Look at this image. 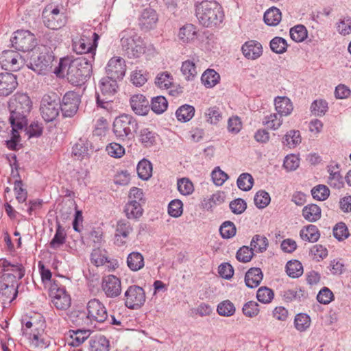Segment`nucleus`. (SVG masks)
Wrapping results in <instances>:
<instances>
[{
	"label": "nucleus",
	"instance_id": "f8f14e48",
	"mask_svg": "<svg viewBox=\"0 0 351 351\" xmlns=\"http://www.w3.org/2000/svg\"><path fill=\"white\" fill-rule=\"evenodd\" d=\"M81 102L80 95L75 91L66 92L60 101V110L64 117H72L77 112Z\"/></svg>",
	"mask_w": 351,
	"mask_h": 351
},
{
	"label": "nucleus",
	"instance_id": "2f4dec72",
	"mask_svg": "<svg viewBox=\"0 0 351 351\" xmlns=\"http://www.w3.org/2000/svg\"><path fill=\"white\" fill-rule=\"evenodd\" d=\"M300 236L304 241L314 243L319 240L320 233L316 226L308 225L300 230Z\"/></svg>",
	"mask_w": 351,
	"mask_h": 351
},
{
	"label": "nucleus",
	"instance_id": "dca6fc26",
	"mask_svg": "<svg viewBox=\"0 0 351 351\" xmlns=\"http://www.w3.org/2000/svg\"><path fill=\"white\" fill-rule=\"evenodd\" d=\"M125 71V62L121 57L114 56L111 58L106 66V76L118 80L123 78Z\"/></svg>",
	"mask_w": 351,
	"mask_h": 351
},
{
	"label": "nucleus",
	"instance_id": "603ef678",
	"mask_svg": "<svg viewBox=\"0 0 351 351\" xmlns=\"http://www.w3.org/2000/svg\"><path fill=\"white\" fill-rule=\"evenodd\" d=\"M269 46L273 52L277 54H282L287 51L288 44L285 38L276 36L270 41Z\"/></svg>",
	"mask_w": 351,
	"mask_h": 351
},
{
	"label": "nucleus",
	"instance_id": "c03bdc74",
	"mask_svg": "<svg viewBox=\"0 0 351 351\" xmlns=\"http://www.w3.org/2000/svg\"><path fill=\"white\" fill-rule=\"evenodd\" d=\"M136 171L138 177L141 179L143 180H147L152 176V163L148 160L143 159L138 163Z\"/></svg>",
	"mask_w": 351,
	"mask_h": 351
},
{
	"label": "nucleus",
	"instance_id": "f03ea898",
	"mask_svg": "<svg viewBox=\"0 0 351 351\" xmlns=\"http://www.w3.org/2000/svg\"><path fill=\"white\" fill-rule=\"evenodd\" d=\"M25 274V269L22 264L0 258V294L13 301L18 293V281L23 278Z\"/></svg>",
	"mask_w": 351,
	"mask_h": 351
},
{
	"label": "nucleus",
	"instance_id": "f3484780",
	"mask_svg": "<svg viewBox=\"0 0 351 351\" xmlns=\"http://www.w3.org/2000/svg\"><path fill=\"white\" fill-rule=\"evenodd\" d=\"M101 289L106 296L115 298L121 293V280L114 275H108L102 278Z\"/></svg>",
	"mask_w": 351,
	"mask_h": 351
},
{
	"label": "nucleus",
	"instance_id": "6e6d98bb",
	"mask_svg": "<svg viewBox=\"0 0 351 351\" xmlns=\"http://www.w3.org/2000/svg\"><path fill=\"white\" fill-rule=\"evenodd\" d=\"M284 300L287 302L300 300L306 297V293L301 289H286L282 292Z\"/></svg>",
	"mask_w": 351,
	"mask_h": 351
},
{
	"label": "nucleus",
	"instance_id": "f704fd0d",
	"mask_svg": "<svg viewBox=\"0 0 351 351\" xmlns=\"http://www.w3.org/2000/svg\"><path fill=\"white\" fill-rule=\"evenodd\" d=\"M12 173L13 174L14 177L19 178V179L16 180L14 183V191L15 192L16 199L19 203H23L27 198V192L26 189L23 187V182L20 178V176L17 169H16L15 173L12 170Z\"/></svg>",
	"mask_w": 351,
	"mask_h": 351
},
{
	"label": "nucleus",
	"instance_id": "3c124183",
	"mask_svg": "<svg viewBox=\"0 0 351 351\" xmlns=\"http://www.w3.org/2000/svg\"><path fill=\"white\" fill-rule=\"evenodd\" d=\"M311 319L306 313H298L294 319V326L300 332L306 331L311 326Z\"/></svg>",
	"mask_w": 351,
	"mask_h": 351
},
{
	"label": "nucleus",
	"instance_id": "c756f323",
	"mask_svg": "<svg viewBox=\"0 0 351 351\" xmlns=\"http://www.w3.org/2000/svg\"><path fill=\"white\" fill-rule=\"evenodd\" d=\"M158 135L148 128H142L139 132V141L145 147H151L156 144Z\"/></svg>",
	"mask_w": 351,
	"mask_h": 351
},
{
	"label": "nucleus",
	"instance_id": "9d476101",
	"mask_svg": "<svg viewBox=\"0 0 351 351\" xmlns=\"http://www.w3.org/2000/svg\"><path fill=\"white\" fill-rule=\"evenodd\" d=\"M12 46L19 51H29L36 48L37 39L29 30L19 29L14 32L10 39Z\"/></svg>",
	"mask_w": 351,
	"mask_h": 351
},
{
	"label": "nucleus",
	"instance_id": "774afa93",
	"mask_svg": "<svg viewBox=\"0 0 351 351\" xmlns=\"http://www.w3.org/2000/svg\"><path fill=\"white\" fill-rule=\"evenodd\" d=\"M269 194L265 191H258L254 198V204L259 208H265L270 202Z\"/></svg>",
	"mask_w": 351,
	"mask_h": 351
},
{
	"label": "nucleus",
	"instance_id": "bf43d9fd",
	"mask_svg": "<svg viewBox=\"0 0 351 351\" xmlns=\"http://www.w3.org/2000/svg\"><path fill=\"white\" fill-rule=\"evenodd\" d=\"M274 293L272 289L267 287H260L256 293L257 300L263 304H269L274 299Z\"/></svg>",
	"mask_w": 351,
	"mask_h": 351
},
{
	"label": "nucleus",
	"instance_id": "864d4df0",
	"mask_svg": "<svg viewBox=\"0 0 351 351\" xmlns=\"http://www.w3.org/2000/svg\"><path fill=\"white\" fill-rule=\"evenodd\" d=\"M151 109L156 114L163 113L168 107V102L166 98L163 96H157L152 99Z\"/></svg>",
	"mask_w": 351,
	"mask_h": 351
},
{
	"label": "nucleus",
	"instance_id": "052dcab7",
	"mask_svg": "<svg viewBox=\"0 0 351 351\" xmlns=\"http://www.w3.org/2000/svg\"><path fill=\"white\" fill-rule=\"evenodd\" d=\"M300 143L301 136L298 130H291L285 136L283 143L289 147H295Z\"/></svg>",
	"mask_w": 351,
	"mask_h": 351
},
{
	"label": "nucleus",
	"instance_id": "4be33fe9",
	"mask_svg": "<svg viewBox=\"0 0 351 351\" xmlns=\"http://www.w3.org/2000/svg\"><path fill=\"white\" fill-rule=\"evenodd\" d=\"M157 21V13L154 9L150 8L143 10L138 19L139 26L142 30L145 31L153 29Z\"/></svg>",
	"mask_w": 351,
	"mask_h": 351
},
{
	"label": "nucleus",
	"instance_id": "aec40b11",
	"mask_svg": "<svg viewBox=\"0 0 351 351\" xmlns=\"http://www.w3.org/2000/svg\"><path fill=\"white\" fill-rule=\"evenodd\" d=\"M16 77L11 73H0V96L10 95L17 87Z\"/></svg>",
	"mask_w": 351,
	"mask_h": 351
},
{
	"label": "nucleus",
	"instance_id": "6ab92c4d",
	"mask_svg": "<svg viewBox=\"0 0 351 351\" xmlns=\"http://www.w3.org/2000/svg\"><path fill=\"white\" fill-rule=\"evenodd\" d=\"M73 50L79 54H85L86 58H91L93 56V62L95 61L96 49L97 47L93 46V43L85 41L77 36L72 38Z\"/></svg>",
	"mask_w": 351,
	"mask_h": 351
},
{
	"label": "nucleus",
	"instance_id": "c9c22d12",
	"mask_svg": "<svg viewBox=\"0 0 351 351\" xmlns=\"http://www.w3.org/2000/svg\"><path fill=\"white\" fill-rule=\"evenodd\" d=\"M302 216L308 221H317L321 218V208L316 204H308L304 207Z\"/></svg>",
	"mask_w": 351,
	"mask_h": 351
},
{
	"label": "nucleus",
	"instance_id": "7ed1b4c3",
	"mask_svg": "<svg viewBox=\"0 0 351 351\" xmlns=\"http://www.w3.org/2000/svg\"><path fill=\"white\" fill-rule=\"evenodd\" d=\"M32 103L26 93L17 92L10 99L9 110L10 111V123L12 128L13 136H16L19 130L27 124V115L29 113Z\"/></svg>",
	"mask_w": 351,
	"mask_h": 351
},
{
	"label": "nucleus",
	"instance_id": "f257e3e1",
	"mask_svg": "<svg viewBox=\"0 0 351 351\" xmlns=\"http://www.w3.org/2000/svg\"><path fill=\"white\" fill-rule=\"evenodd\" d=\"M93 63V56L91 58L82 56L73 60L64 58L60 59L56 73L65 75L69 82L74 86H81L90 77Z\"/></svg>",
	"mask_w": 351,
	"mask_h": 351
},
{
	"label": "nucleus",
	"instance_id": "20e7f679",
	"mask_svg": "<svg viewBox=\"0 0 351 351\" xmlns=\"http://www.w3.org/2000/svg\"><path fill=\"white\" fill-rule=\"evenodd\" d=\"M195 16L202 26L217 27L224 19V12L221 6L215 1H202L195 5Z\"/></svg>",
	"mask_w": 351,
	"mask_h": 351
},
{
	"label": "nucleus",
	"instance_id": "a878e982",
	"mask_svg": "<svg viewBox=\"0 0 351 351\" xmlns=\"http://www.w3.org/2000/svg\"><path fill=\"white\" fill-rule=\"evenodd\" d=\"M116 79L106 76L101 79L99 88L103 96H113L118 90V84Z\"/></svg>",
	"mask_w": 351,
	"mask_h": 351
},
{
	"label": "nucleus",
	"instance_id": "cd10ccee",
	"mask_svg": "<svg viewBox=\"0 0 351 351\" xmlns=\"http://www.w3.org/2000/svg\"><path fill=\"white\" fill-rule=\"evenodd\" d=\"M275 109L280 116L289 115L293 110V104L287 97H276L274 99Z\"/></svg>",
	"mask_w": 351,
	"mask_h": 351
},
{
	"label": "nucleus",
	"instance_id": "5fc2aeb1",
	"mask_svg": "<svg viewBox=\"0 0 351 351\" xmlns=\"http://www.w3.org/2000/svg\"><path fill=\"white\" fill-rule=\"evenodd\" d=\"M79 38L85 41L92 42L94 47H97L99 36L90 26L86 25L82 27V32Z\"/></svg>",
	"mask_w": 351,
	"mask_h": 351
},
{
	"label": "nucleus",
	"instance_id": "09e8293b",
	"mask_svg": "<svg viewBox=\"0 0 351 351\" xmlns=\"http://www.w3.org/2000/svg\"><path fill=\"white\" fill-rule=\"evenodd\" d=\"M286 272L291 278H298L303 274L302 263L298 260H291L286 265Z\"/></svg>",
	"mask_w": 351,
	"mask_h": 351
},
{
	"label": "nucleus",
	"instance_id": "0eeeda50",
	"mask_svg": "<svg viewBox=\"0 0 351 351\" xmlns=\"http://www.w3.org/2000/svg\"><path fill=\"white\" fill-rule=\"evenodd\" d=\"M53 60V56L45 46H40L30 52L28 68L40 73L43 71L50 67Z\"/></svg>",
	"mask_w": 351,
	"mask_h": 351
},
{
	"label": "nucleus",
	"instance_id": "13d9d810",
	"mask_svg": "<svg viewBox=\"0 0 351 351\" xmlns=\"http://www.w3.org/2000/svg\"><path fill=\"white\" fill-rule=\"evenodd\" d=\"M219 232L222 238L228 239L236 234L237 228L233 222L226 221L221 225Z\"/></svg>",
	"mask_w": 351,
	"mask_h": 351
},
{
	"label": "nucleus",
	"instance_id": "4c0bfd02",
	"mask_svg": "<svg viewBox=\"0 0 351 351\" xmlns=\"http://www.w3.org/2000/svg\"><path fill=\"white\" fill-rule=\"evenodd\" d=\"M281 18V12L276 7L268 9L263 16L264 22L269 26H276L280 22Z\"/></svg>",
	"mask_w": 351,
	"mask_h": 351
},
{
	"label": "nucleus",
	"instance_id": "7c9ffc66",
	"mask_svg": "<svg viewBox=\"0 0 351 351\" xmlns=\"http://www.w3.org/2000/svg\"><path fill=\"white\" fill-rule=\"evenodd\" d=\"M224 193L217 191L210 197L204 198L201 202V207L206 210H213L217 205L222 204L224 202Z\"/></svg>",
	"mask_w": 351,
	"mask_h": 351
},
{
	"label": "nucleus",
	"instance_id": "58836bf2",
	"mask_svg": "<svg viewBox=\"0 0 351 351\" xmlns=\"http://www.w3.org/2000/svg\"><path fill=\"white\" fill-rule=\"evenodd\" d=\"M269 242L268 239L263 235H254L250 242L252 250L256 253H263L267 250Z\"/></svg>",
	"mask_w": 351,
	"mask_h": 351
},
{
	"label": "nucleus",
	"instance_id": "1a4fd4ad",
	"mask_svg": "<svg viewBox=\"0 0 351 351\" xmlns=\"http://www.w3.org/2000/svg\"><path fill=\"white\" fill-rule=\"evenodd\" d=\"M60 99L55 93L45 95L41 100L40 110L42 117L47 122L53 121L58 116Z\"/></svg>",
	"mask_w": 351,
	"mask_h": 351
},
{
	"label": "nucleus",
	"instance_id": "e2e57ef3",
	"mask_svg": "<svg viewBox=\"0 0 351 351\" xmlns=\"http://www.w3.org/2000/svg\"><path fill=\"white\" fill-rule=\"evenodd\" d=\"M332 231L333 236L339 241H343L350 235L348 227L343 222L337 223L333 228Z\"/></svg>",
	"mask_w": 351,
	"mask_h": 351
},
{
	"label": "nucleus",
	"instance_id": "6e6552de",
	"mask_svg": "<svg viewBox=\"0 0 351 351\" xmlns=\"http://www.w3.org/2000/svg\"><path fill=\"white\" fill-rule=\"evenodd\" d=\"M138 128L136 120L131 115L123 114L117 117L113 123V133L117 139L124 141L130 138L132 131Z\"/></svg>",
	"mask_w": 351,
	"mask_h": 351
},
{
	"label": "nucleus",
	"instance_id": "e433bc0d",
	"mask_svg": "<svg viewBox=\"0 0 351 351\" xmlns=\"http://www.w3.org/2000/svg\"><path fill=\"white\" fill-rule=\"evenodd\" d=\"M220 75L214 69H208L201 77L202 84L206 88H212L219 82Z\"/></svg>",
	"mask_w": 351,
	"mask_h": 351
},
{
	"label": "nucleus",
	"instance_id": "338daca9",
	"mask_svg": "<svg viewBox=\"0 0 351 351\" xmlns=\"http://www.w3.org/2000/svg\"><path fill=\"white\" fill-rule=\"evenodd\" d=\"M206 121L210 124H217L222 119L219 109L216 106L208 108L205 112Z\"/></svg>",
	"mask_w": 351,
	"mask_h": 351
},
{
	"label": "nucleus",
	"instance_id": "423d86ee",
	"mask_svg": "<svg viewBox=\"0 0 351 351\" xmlns=\"http://www.w3.org/2000/svg\"><path fill=\"white\" fill-rule=\"evenodd\" d=\"M122 49L129 58H138L145 53V47L139 36L133 30H125L121 34Z\"/></svg>",
	"mask_w": 351,
	"mask_h": 351
},
{
	"label": "nucleus",
	"instance_id": "37998d69",
	"mask_svg": "<svg viewBox=\"0 0 351 351\" xmlns=\"http://www.w3.org/2000/svg\"><path fill=\"white\" fill-rule=\"evenodd\" d=\"M91 147L90 143L85 138H80L73 147V154L78 157L84 158L88 154Z\"/></svg>",
	"mask_w": 351,
	"mask_h": 351
},
{
	"label": "nucleus",
	"instance_id": "8fccbe9b",
	"mask_svg": "<svg viewBox=\"0 0 351 351\" xmlns=\"http://www.w3.org/2000/svg\"><path fill=\"white\" fill-rule=\"evenodd\" d=\"M291 38L295 43L304 41L308 36V32L303 25H297L289 30Z\"/></svg>",
	"mask_w": 351,
	"mask_h": 351
},
{
	"label": "nucleus",
	"instance_id": "9b49d317",
	"mask_svg": "<svg viewBox=\"0 0 351 351\" xmlns=\"http://www.w3.org/2000/svg\"><path fill=\"white\" fill-rule=\"evenodd\" d=\"M145 292L144 289L137 285H131L124 293V302L126 307L130 309H138L145 302Z\"/></svg>",
	"mask_w": 351,
	"mask_h": 351
},
{
	"label": "nucleus",
	"instance_id": "4d7b16f0",
	"mask_svg": "<svg viewBox=\"0 0 351 351\" xmlns=\"http://www.w3.org/2000/svg\"><path fill=\"white\" fill-rule=\"evenodd\" d=\"M237 184L241 190L248 191L252 188L253 177L248 173H243L239 176Z\"/></svg>",
	"mask_w": 351,
	"mask_h": 351
},
{
	"label": "nucleus",
	"instance_id": "a19ab883",
	"mask_svg": "<svg viewBox=\"0 0 351 351\" xmlns=\"http://www.w3.org/2000/svg\"><path fill=\"white\" fill-rule=\"evenodd\" d=\"M181 72L187 81L193 80L197 75V71L195 62L187 60L184 61L181 66Z\"/></svg>",
	"mask_w": 351,
	"mask_h": 351
},
{
	"label": "nucleus",
	"instance_id": "72a5a7b5",
	"mask_svg": "<svg viewBox=\"0 0 351 351\" xmlns=\"http://www.w3.org/2000/svg\"><path fill=\"white\" fill-rule=\"evenodd\" d=\"M127 265L133 271H137L144 267V258L140 252H132L128 254Z\"/></svg>",
	"mask_w": 351,
	"mask_h": 351
},
{
	"label": "nucleus",
	"instance_id": "49530a36",
	"mask_svg": "<svg viewBox=\"0 0 351 351\" xmlns=\"http://www.w3.org/2000/svg\"><path fill=\"white\" fill-rule=\"evenodd\" d=\"M282 116L278 113H271L264 117L263 124L271 130H276L282 125Z\"/></svg>",
	"mask_w": 351,
	"mask_h": 351
},
{
	"label": "nucleus",
	"instance_id": "a18cd8bd",
	"mask_svg": "<svg viewBox=\"0 0 351 351\" xmlns=\"http://www.w3.org/2000/svg\"><path fill=\"white\" fill-rule=\"evenodd\" d=\"M195 114V108L191 105L185 104L180 106L176 112L177 119L182 122L190 121Z\"/></svg>",
	"mask_w": 351,
	"mask_h": 351
},
{
	"label": "nucleus",
	"instance_id": "2eb2a0df",
	"mask_svg": "<svg viewBox=\"0 0 351 351\" xmlns=\"http://www.w3.org/2000/svg\"><path fill=\"white\" fill-rule=\"evenodd\" d=\"M23 64L22 56L15 51L5 50L0 56V64L4 70L16 71Z\"/></svg>",
	"mask_w": 351,
	"mask_h": 351
},
{
	"label": "nucleus",
	"instance_id": "69168bd1",
	"mask_svg": "<svg viewBox=\"0 0 351 351\" xmlns=\"http://www.w3.org/2000/svg\"><path fill=\"white\" fill-rule=\"evenodd\" d=\"M311 194L314 199L324 201L328 197L330 190L326 186L319 184L312 189Z\"/></svg>",
	"mask_w": 351,
	"mask_h": 351
},
{
	"label": "nucleus",
	"instance_id": "bb28decb",
	"mask_svg": "<svg viewBox=\"0 0 351 351\" xmlns=\"http://www.w3.org/2000/svg\"><path fill=\"white\" fill-rule=\"evenodd\" d=\"M263 278V274L258 267L250 268L245 274V282L249 288H256L261 282Z\"/></svg>",
	"mask_w": 351,
	"mask_h": 351
},
{
	"label": "nucleus",
	"instance_id": "5701e85b",
	"mask_svg": "<svg viewBox=\"0 0 351 351\" xmlns=\"http://www.w3.org/2000/svg\"><path fill=\"white\" fill-rule=\"evenodd\" d=\"M241 50L244 56L250 60H256L263 53L261 44L256 40L246 42L243 45Z\"/></svg>",
	"mask_w": 351,
	"mask_h": 351
},
{
	"label": "nucleus",
	"instance_id": "ddd939ff",
	"mask_svg": "<svg viewBox=\"0 0 351 351\" xmlns=\"http://www.w3.org/2000/svg\"><path fill=\"white\" fill-rule=\"evenodd\" d=\"M87 319L90 322L104 323L108 319V311L105 305L98 299L90 300L86 304Z\"/></svg>",
	"mask_w": 351,
	"mask_h": 351
},
{
	"label": "nucleus",
	"instance_id": "b1692460",
	"mask_svg": "<svg viewBox=\"0 0 351 351\" xmlns=\"http://www.w3.org/2000/svg\"><path fill=\"white\" fill-rule=\"evenodd\" d=\"M329 173L328 184L335 189H341L343 186V177L340 173V165L337 163L328 166Z\"/></svg>",
	"mask_w": 351,
	"mask_h": 351
},
{
	"label": "nucleus",
	"instance_id": "412c9836",
	"mask_svg": "<svg viewBox=\"0 0 351 351\" xmlns=\"http://www.w3.org/2000/svg\"><path fill=\"white\" fill-rule=\"evenodd\" d=\"M130 103L132 110L138 115H146L150 108L148 99L142 94L132 96Z\"/></svg>",
	"mask_w": 351,
	"mask_h": 351
},
{
	"label": "nucleus",
	"instance_id": "473e14b6",
	"mask_svg": "<svg viewBox=\"0 0 351 351\" xmlns=\"http://www.w3.org/2000/svg\"><path fill=\"white\" fill-rule=\"evenodd\" d=\"M124 212L128 219H138L143 213V204L135 201L128 202L125 206Z\"/></svg>",
	"mask_w": 351,
	"mask_h": 351
},
{
	"label": "nucleus",
	"instance_id": "0e129e2a",
	"mask_svg": "<svg viewBox=\"0 0 351 351\" xmlns=\"http://www.w3.org/2000/svg\"><path fill=\"white\" fill-rule=\"evenodd\" d=\"M173 77L168 72L159 73L155 80L156 85L160 88H169L172 84Z\"/></svg>",
	"mask_w": 351,
	"mask_h": 351
},
{
	"label": "nucleus",
	"instance_id": "4468645a",
	"mask_svg": "<svg viewBox=\"0 0 351 351\" xmlns=\"http://www.w3.org/2000/svg\"><path fill=\"white\" fill-rule=\"evenodd\" d=\"M50 295L51 302L57 309L64 311L70 307L71 299L64 287H60L54 283L51 287Z\"/></svg>",
	"mask_w": 351,
	"mask_h": 351
},
{
	"label": "nucleus",
	"instance_id": "de8ad7c7",
	"mask_svg": "<svg viewBox=\"0 0 351 351\" xmlns=\"http://www.w3.org/2000/svg\"><path fill=\"white\" fill-rule=\"evenodd\" d=\"M71 338L72 339L71 342L69 343L70 346H78L82 343L90 335V330H71Z\"/></svg>",
	"mask_w": 351,
	"mask_h": 351
},
{
	"label": "nucleus",
	"instance_id": "a211bd4d",
	"mask_svg": "<svg viewBox=\"0 0 351 351\" xmlns=\"http://www.w3.org/2000/svg\"><path fill=\"white\" fill-rule=\"evenodd\" d=\"M132 232L133 228L130 222L126 219L119 220L115 227L114 244L119 247L125 245Z\"/></svg>",
	"mask_w": 351,
	"mask_h": 351
},
{
	"label": "nucleus",
	"instance_id": "79ce46f5",
	"mask_svg": "<svg viewBox=\"0 0 351 351\" xmlns=\"http://www.w3.org/2000/svg\"><path fill=\"white\" fill-rule=\"evenodd\" d=\"M66 234L64 228L57 222L55 235L50 242V247L53 249H57L66 242Z\"/></svg>",
	"mask_w": 351,
	"mask_h": 351
},
{
	"label": "nucleus",
	"instance_id": "680f3d73",
	"mask_svg": "<svg viewBox=\"0 0 351 351\" xmlns=\"http://www.w3.org/2000/svg\"><path fill=\"white\" fill-rule=\"evenodd\" d=\"M43 332V328H39L36 325L35 327H32L29 332H24V335L28 336L29 339L32 341V343L39 346L43 343V339H41L42 334Z\"/></svg>",
	"mask_w": 351,
	"mask_h": 351
},
{
	"label": "nucleus",
	"instance_id": "39448f33",
	"mask_svg": "<svg viewBox=\"0 0 351 351\" xmlns=\"http://www.w3.org/2000/svg\"><path fill=\"white\" fill-rule=\"evenodd\" d=\"M42 16L45 26L53 30L64 27L69 19L67 10L62 3L47 5Z\"/></svg>",
	"mask_w": 351,
	"mask_h": 351
},
{
	"label": "nucleus",
	"instance_id": "c85d7f7f",
	"mask_svg": "<svg viewBox=\"0 0 351 351\" xmlns=\"http://www.w3.org/2000/svg\"><path fill=\"white\" fill-rule=\"evenodd\" d=\"M197 36L196 27L191 23L184 25L180 29L178 33L179 39L184 43L194 41L197 38Z\"/></svg>",
	"mask_w": 351,
	"mask_h": 351
},
{
	"label": "nucleus",
	"instance_id": "ea45409f",
	"mask_svg": "<svg viewBox=\"0 0 351 351\" xmlns=\"http://www.w3.org/2000/svg\"><path fill=\"white\" fill-rule=\"evenodd\" d=\"M109 341L103 335L95 337L90 340V351H109Z\"/></svg>",
	"mask_w": 351,
	"mask_h": 351
},
{
	"label": "nucleus",
	"instance_id": "393cba45",
	"mask_svg": "<svg viewBox=\"0 0 351 351\" xmlns=\"http://www.w3.org/2000/svg\"><path fill=\"white\" fill-rule=\"evenodd\" d=\"M91 263L96 267L104 265L105 263H108V267L114 269L117 267V263L113 264L111 263L107 256V252L101 248H95L93 250L90 254Z\"/></svg>",
	"mask_w": 351,
	"mask_h": 351
}]
</instances>
